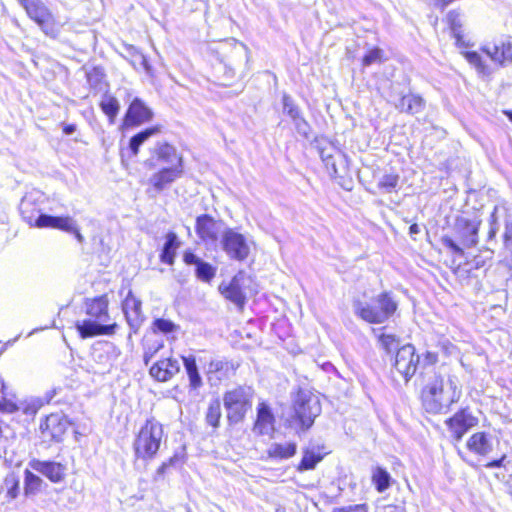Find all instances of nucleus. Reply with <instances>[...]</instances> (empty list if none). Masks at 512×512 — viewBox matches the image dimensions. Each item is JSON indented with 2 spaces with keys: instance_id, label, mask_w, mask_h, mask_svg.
I'll list each match as a JSON object with an SVG mask.
<instances>
[{
  "instance_id": "nucleus-1",
  "label": "nucleus",
  "mask_w": 512,
  "mask_h": 512,
  "mask_svg": "<svg viewBox=\"0 0 512 512\" xmlns=\"http://www.w3.org/2000/svg\"><path fill=\"white\" fill-rule=\"evenodd\" d=\"M481 220L458 216L455 218L451 232L442 235L440 242L447 251L443 264L461 281L475 276V272L483 268L491 260L492 251L477 250L476 253L466 249L478 243Z\"/></svg>"
},
{
  "instance_id": "nucleus-2",
  "label": "nucleus",
  "mask_w": 512,
  "mask_h": 512,
  "mask_svg": "<svg viewBox=\"0 0 512 512\" xmlns=\"http://www.w3.org/2000/svg\"><path fill=\"white\" fill-rule=\"evenodd\" d=\"M83 305L87 318L75 322V329L81 339L112 336L117 332L119 325L111 319L107 294L86 298Z\"/></svg>"
},
{
  "instance_id": "nucleus-3",
  "label": "nucleus",
  "mask_w": 512,
  "mask_h": 512,
  "mask_svg": "<svg viewBox=\"0 0 512 512\" xmlns=\"http://www.w3.org/2000/svg\"><path fill=\"white\" fill-rule=\"evenodd\" d=\"M166 440L164 424L151 415L139 426L132 441L133 459L135 462L149 464L160 453Z\"/></svg>"
},
{
  "instance_id": "nucleus-4",
  "label": "nucleus",
  "mask_w": 512,
  "mask_h": 512,
  "mask_svg": "<svg viewBox=\"0 0 512 512\" xmlns=\"http://www.w3.org/2000/svg\"><path fill=\"white\" fill-rule=\"evenodd\" d=\"M399 301L392 291L384 290L373 296L369 302L355 299L354 314L367 324H382L394 317Z\"/></svg>"
},
{
  "instance_id": "nucleus-5",
  "label": "nucleus",
  "mask_w": 512,
  "mask_h": 512,
  "mask_svg": "<svg viewBox=\"0 0 512 512\" xmlns=\"http://www.w3.org/2000/svg\"><path fill=\"white\" fill-rule=\"evenodd\" d=\"M321 413L319 399L310 391L298 389L292 401V413L287 425L297 432L308 431Z\"/></svg>"
},
{
  "instance_id": "nucleus-6",
  "label": "nucleus",
  "mask_w": 512,
  "mask_h": 512,
  "mask_svg": "<svg viewBox=\"0 0 512 512\" xmlns=\"http://www.w3.org/2000/svg\"><path fill=\"white\" fill-rule=\"evenodd\" d=\"M254 389L249 385H237L223 393V405L230 426L242 423L252 408Z\"/></svg>"
},
{
  "instance_id": "nucleus-7",
  "label": "nucleus",
  "mask_w": 512,
  "mask_h": 512,
  "mask_svg": "<svg viewBox=\"0 0 512 512\" xmlns=\"http://www.w3.org/2000/svg\"><path fill=\"white\" fill-rule=\"evenodd\" d=\"M75 423L62 411L43 416L38 425L42 440L49 445L62 443L74 429Z\"/></svg>"
},
{
  "instance_id": "nucleus-8",
  "label": "nucleus",
  "mask_w": 512,
  "mask_h": 512,
  "mask_svg": "<svg viewBox=\"0 0 512 512\" xmlns=\"http://www.w3.org/2000/svg\"><path fill=\"white\" fill-rule=\"evenodd\" d=\"M27 17L50 38H57L62 24L42 0H17Z\"/></svg>"
},
{
  "instance_id": "nucleus-9",
  "label": "nucleus",
  "mask_w": 512,
  "mask_h": 512,
  "mask_svg": "<svg viewBox=\"0 0 512 512\" xmlns=\"http://www.w3.org/2000/svg\"><path fill=\"white\" fill-rule=\"evenodd\" d=\"M419 400L428 413L438 414L444 407V379L441 374H435L432 381L423 385Z\"/></svg>"
},
{
  "instance_id": "nucleus-10",
  "label": "nucleus",
  "mask_w": 512,
  "mask_h": 512,
  "mask_svg": "<svg viewBox=\"0 0 512 512\" xmlns=\"http://www.w3.org/2000/svg\"><path fill=\"white\" fill-rule=\"evenodd\" d=\"M479 423L477 416L473 414L470 407H461L445 420L451 440L454 443L460 442L464 435Z\"/></svg>"
},
{
  "instance_id": "nucleus-11",
  "label": "nucleus",
  "mask_w": 512,
  "mask_h": 512,
  "mask_svg": "<svg viewBox=\"0 0 512 512\" xmlns=\"http://www.w3.org/2000/svg\"><path fill=\"white\" fill-rule=\"evenodd\" d=\"M420 363V355L413 344L407 343L396 351L393 367L407 383L416 374Z\"/></svg>"
},
{
  "instance_id": "nucleus-12",
  "label": "nucleus",
  "mask_w": 512,
  "mask_h": 512,
  "mask_svg": "<svg viewBox=\"0 0 512 512\" xmlns=\"http://www.w3.org/2000/svg\"><path fill=\"white\" fill-rule=\"evenodd\" d=\"M221 245L223 250L232 260L242 262L249 256L250 248L245 236L231 228L224 231L221 239Z\"/></svg>"
},
{
  "instance_id": "nucleus-13",
  "label": "nucleus",
  "mask_w": 512,
  "mask_h": 512,
  "mask_svg": "<svg viewBox=\"0 0 512 512\" xmlns=\"http://www.w3.org/2000/svg\"><path fill=\"white\" fill-rule=\"evenodd\" d=\"M480 51L500 67L512 64V37L501 36L494 39L492 45H484Z\"/></svg>"
},
{
  "instance_id": "nucleus-14",
  "label": "nucleus",
  "mask_w": 512,
  "mask_h": 512,
  "mask_svg": "<svg viewBox=\"0 0 512 512\" xmlns=\"http://www.w3.org/2000/svg\"><path fill=\"white\" fill-rule=\"evenodd\" d=\"M276 415L271 404L261 400L256 406V416L252 429L259 436L273 435L276 430Z\"/></svg>"
},
{
  "instance_id": "nucleus-15",
  "label": "nucleus",
  "mask_w": 512,
  "mask_h": 512,
  "mask_svg": "<svg viewBox=\"0 0 512 512\" xmlns=\"http://www.w3.org/2000/svg\"><path fill=\"white\" fill-rule=\"evenodd\" d=\"M184 163L183 157L178 158V163L170 167H162L156 171L149 179V185L153 191L159 193L166 189L183 175Z\"/></svg>"
},
{
  "instance_id": "nucleus-16",
  "label": "nucleus",
  "mask_w": 512,
  "mask_h": 512,
  "mask_svg": "<svg viewBox=\"0 0 512 512\" xmlns=\"http://www.w3.org/2000/svg\"><path fill=\"white\" fill-rule=\"evenodd\" d=\"M153 118L152 110L140 98H134L123 117V128L139 127Z\"/></svg>"
},
{
  "instance_id": "nucleus-17",
  "label": "nucleus",
  "mask_w": 512,
  "mask_h": 512,
  "mask_svg": "<svg viewBox=\"0 0 512 512\" xmlns=\"http://www.w3.org/2000/svg\"><path fill=\"white\" fill-rule=\"evenodd\" d=\"M121 308L127 324L130 326L132 331L136 333L145 317L142 312V302L131 289L128 290L126 296L122 300Z\"/></svg>"
},
{
  "instance_id": "nucleus-18",
  "label": "nucleus",
  "mask_w": 512,
  "mask_h": 512,
  "mask_svg": "<svg viewBox=\"0 0 512 512\" xmlns=\"http://www.w3.org/2000/svg\"><path fill=\"white\" fill-rule=\"evenodd\" d=\"M179 371L180 366L178 360L173 356L172 352L169 356L154 362L149 368L150 376L159 382L171 380Z\"/></svg>"
},
{
  "instance_id": "nucleus-19",
  "label": "nucleus",
  "mask_w": 512,
  "mask_h": 512,
  "mask_svg": "<svg viewBox=\"0 0 512 512\" xmlns=\"http://www.w3.org/2000/svg\"><path fill=\"white\" fill-rule=\"evenodd\" d=\"M219 293L229 302H232L239 311H243L246 304V294L243 291L239 275H235L229 282H222L218 286Z\"/></svg>"
},
{
  "instance_id": "nucleus-20",
  "label": "nucleus",
  "mask_w": 512,
  "mask_h": 512,
  "mask_svg": "<svg viewBox=\"0 0 512 512\" xmlns=\"http://www.w3.org/2000/svg\"><path fill=\"white\" fill-rule=\"evenodd\" d=\"M30 466L44 475L52 483H60L64 481L67 476V467L60 462L33 459L30 461Z\"/></svg>"
},
{
  "instance_id": "nucleus-21",
  "label": "nucleus",
  "mask_w": 512,
  "mask_h": 512,
  "mask_svg": "<svg viewBox=\"0 0 512 512\" xmlns=\"http://www.w3.org/2000/svg\"><path fill=\"white\" fill-rule=\"evenodd\" d=\"M195 232L202 241L216 242L219 236L218 222L209 214H201L196 218Z\"/></svg>"
},
{
  "instance_id": "nucleus-22",
  "label": "nucleus",
  "mask_w": 512,
  "mask_h": 512,
  "mask_svg": "<svg viewBox=\"0 0 512 512\" xmlns=\"http://www.w3.org/2000/svg\"><path fill=\"white\" fill-rule=\"evenodd\" d=\"M238 364L232 360L213 359L207 364V374L210 378L222 381L235 376Z\"/></svg>"
},
{
  "instance_id": "nucleus-23",
  "label": "nucleus",
  "mask_w": 512,
  "mask_h": 512,
  "mask_svg": "<svg viewBox=\"0 0 512 512\" xmlns=\"http://www.w3.org/2000/svg\"><path fill=\"white\" fill-rule=\"evenodd\" d=\"M465 447L478 457H486L492 451L490 435L485 431H476L468 437Z\"/></svg>"
},
{
  "instance_id": "nucleus-24",
  "label": "nucleus",
  "mask_w": 512,
  "mask_h": 512,
  "mask_svg": "<svg viewBox=\"0 0 512 512\" xmlns=\"http://www.w3.org/2000/svg\"><path fill=\"white\" fill-rule=\"evenodd\" d=\"M180 246L181 242L177 234L173 231L167 232L165 235V243L159 254L160 262L172 266L175 263L177 250Z\"/></svg>"
},
{
  "instance_id": "nucleus-25",
  "label": "nucleus",
  "mask_w": 512,
  "mask_h": 512,
  "mask_svg": "<svg viewBox=\"0 0 512 512\" xmlns=\"http://www.w3.org/2000/svg\"><path fill=\"white\" fill-rule=\"evenodd\" d=\"M326 453L312 448H304L302 451V457L295 466V469L299 473L314 470L319 463L323 461Z\"/></svg>"
},
{
  "instance_id": "nucleus-26",
  "label": "nucleus",
  "mask_w": 512,
  "mask_h": 512,
  "mask_svg": "<svg viewBox=\"0 0 512 512\" xmlns=\"http://www.w3.org/2000/svg\"><path fill=\"white\" fill-rule=\"evenodd\" d=\"M20 409L16 393L0 379V412L12 414Z\"/></svg>"
},
{
  "instance_id": "nucleus-27",
  "label": "nucleus",
  "mask_w": 512,
  "mask_h": 512,
  "mask_svg": "<svg viewBox=\"0 0 512 512\" xmlns=\"http://www.w3.org/2000/svg\"><path fill=\"white\" fill-rule=\"evenodd\" d=\"M72 217L66 215V216H52L47 214H40L37 217V222L35 223V228L43 229V228H50V229H57L64 231L70 230V220Z\"/></svg>"
},
{
  "instance_id": "nucleus-28",
  "label": "nucleus",
  "mask_w": 512,
  "mask_h": 512,
  "mask_svg": "<svg viewBox=\"0 0 512 512\" xmlns=\"http://www.w3.org/2000/svg\"><path fill=\"white\" fill-rule=\"evenodd\" d=\"M297 453V444L293 441L273 443L266 451L267 458L274 461L287 460Z\"/></svg>"
},
{
  "instance_id": "nucleus-29",
  "label": "nucleus",
  "mask_w": 512,
  "mask_h": 512,
  "mask_svg": "<svg viewBox=\"0 0 512 512\" xmlns=\"http://www.w3.org/2000/svg\"><path fill=\"white\" fill-rule=\"evenodd\" d=\"M425 100L421 95L409 93L401 96L399 109L406 114L415 115L425 109Z\"/></svg>"
},
{
  "instance_id": "nucleus-30",
  "label": "nucleus",
  "mask_w": 512,
  "mask_h": 512,
  "mask_svg": "<svg viewBox=\"0 0 512 512\" xmlns=\"http://www.w3.org/2000/svg\"><path fill=\"white\" fill-rule=\"evenodd\" d=\"M222 419V408L221 402L218 397L213 398L209 401L206 412H205V423L211 427L213 431H216L221 425Z\"/></svg>"
},
{
  "instance_id": "nucleus-31",
  "label": "nucleus",
  "mask_w": 512,
  "mask_h": 512,
  "mask_svg": "<svg viewBox=\"0 0 512 512\" xmlns=\"http://www.w3.org/2000/svg\"><path fill=\"white\" fill-rule=\"evenodd\" d=\"M153 156L158 162L162 163L173 161L174 163H178V158L183 157L177 152L176 148L168 142L158 143L153 150Z\"/></svg>"
},
{
  "instance_id": "nucleus-32",
  "label": "nucleus",
  "mask_w": 512,
  "mask_h": 512,
  "mask_svg": "<svg viewBox=\"0 0 512 512\" xmlns=\"http://www.w3.org/2000/svg\"><path fill=\"white\" fill-rule=\"evenodd\" d=\"M161 132V126L155 125L148 127L135 135H133L130 138L129 141V149L131 151V154L136 156L139 153L140 146L150 137L158 134Z\"/></svg>"
},
{
  "instance_id": "nucleus-33",
  "label": "nucleus",
  "mask_w": 512,
  "mask_h": 512,
  "mask_svg": "<svg viewBox=\"0 0 512 512\" xmlns=\"http://www.w3.org/2000/svg\"><path fill=\"white\" fill-rule=\"evenodd\" d=\"M182 361L188 375L189 385L192 389H198L202 385V379L198 372L194 356H182Z\"/></svg>"
},
{
  "instance_id": "nucleus-34",
  "label": "nucleus",
  "mask_w": 512,
  "mask_h": 512,
  "mask_svg": "<svg viewBox=\"0 0 512 512\" xmlns=\"http://www.w3.org/2000/svg\"><path fill=\"white\" fill-rule=\"evenodd\" d=\"M466 61L473 66L476 71L483 75L489 76L491 74V68L477 51H463L461 52Z\"/></svg>"
},
{
  "instance_id": "nucleus-35",
  "label": "nucleus",
  "mask_w": 512,
  "mask_h": 512,
  "mask_svg": "<svg viewBox=\"0 0 512 512\" xmlns=\"http://www.w3.org/2000/svg\"><path fill=\"white\" fill-rule=\"evenodd\" d=\"M20 215L22 219L32 228H35L39 209L37 203L32 200H23L20 204Z\"/></svg>"
},
{
  "instance_id": "nucleus-36",
  "label": "nucleus",
  "mask_w": 512,
  "mask_h": 512,
  "mask_svg": "<svg viewBox=\"0 0 512 512\" xmlns=\"http://www.w3.org/2000/svg\"><path fill=\"white\" fill-rule=\"evenodd\" d=\"M387 60L385 52L378 46L371 47L366 50L360 59L363 68L370 67L373 64H382Z\"/></svg>"
},
{
  "instance_id": "nucleus-37",
  "label": "nucleus",
  "mask_w": 512,
  "mask_h": 512,
  "mask_svg": "<svg viewBox=\"0 0 512 512\" xmlns=\"http://www.w3.org/2000/svg\"><path fill=\"white\" fill-rule=\"evenodd\" d=\"M371 481L375 489L382 493L390 487L391 476L385 468L377 466L373 469Z\"/></svg>"
},
{
  "instance_id": "nucleus-38",
  "label": "nucleus",
  "mask_w": 512,
  "mask_h": 512,
  "mask_svg": "<svg viewBox=\"0 0 512 512\" xmlns=\"http://www.w3.org/2000/svg\"><path fill=\"white\" fill-rule=\"evenodd\" d=\"M101 111L107 116L109 124H114L120 110V105L116 97L107 96L99 103Z\"/></svg>"
},
{
  "instance_id": "nucleus-39",
  "label": "nucleus",
  "mask_w": 512,
  "mask_h": 512,
  "mask_svg": "<svg viewBox=\"0 0 512 512\" xmlns=\"http://www.w3.org/2000/svg\"><path fill=\"white\" fill-rule=\"evenodd\" d=\"M399 182V173L396 171H392L381 177V179L377 183V187L383 193H393L398 191Z\"/></svg>"
},
{
  "instance_id": "nucleus-40",
  "label": "nucleus",
  "mask_w": 512,
  "mask_h": 512,
  "mask_svg": "<svg viewBox=\"0 0 512 512\" xmlns=\"http://www.w3.org/2000/svg\"><path fill=\"white\" fill-rule=\"evenodd\" d=\"M43 485V480L31 472L30 470L26 469L24 471V494L25 496H31L35 495L38 492H40Z\"/></svg>"
},
{
  "instance_id": "nucleus-41",
  "label": "nucleus",
  "mask_w": 512,
  "mask_h": 512,
  "mask_svg": "<svg viewBox=\"0 0 512 512\" xmlns=\"http://www.w3.org/2000/svg\"><path fill=\"white\" fill-rule=\"evenodd\" d=\"M152 329L154 332H159L167 335L177 332L179 330V325L175 324L173 321L169 319L156 318L152 322Z\"/></svg>"
},
{
  "instance_id": "nucleus-42",
  "label": "nucleus",
  "mask_w": 512,
  "mask_h": 512,
  "mask_svg": "<svg viewBox=\"0 0 512 512\" xmlns=\"http://www.w3.org/2000/svg\"><path fill=\"white\" fill-rule=\"evenodd\" d=\"M5 495L8 499H15L19 495L20 483L15 474H9L4 478Z\"/></svg>"
},
{
  "instance_id": "nucleus-43",
  "label": "nucleus",
  "mask_w": 512,
  "mask_h": 512,
  "mask_svg": "<svg viewBox=\"0 0 512 512\" xmlns=\"http://www.w3.org/2000/svg\"><path fill=\"white\" fill-rule=\"evenodd\" d=\"M448 385L450 390V396L448 399L447 406L450 407L456 403H458L462 396V386L454 376L448 377Z\"/></svg>"
},
{
  "instance_id": "nucleus-44",
  "label": "nucleus",
  "mask_w": 512,
  "mask_h": 512,
  "mask_svg": "<svg viewBox=\"0 0 512 512\" xmlns=\"http://www.w3.org/2000/svg\"><path fill=\"white\" fill-rule=\"evenodd\" d=\"M196 276L203 282H210L216 274V269L209 263L201 261L196 266Z\"/></svg>"
},
{
  "instance_id": "nucleus-45",
  "label": "nucleus",
  "mask_w": 512,
  "mask_h": 512,
  "mask_svg": "<svg viewBox=\"0 0 512 512\" xmlns=\"http://www.w3.org/2000/svg\"><path fill=\"white\" fill-rule=\"evenodd\" d=\"M445 21L452 32L461 31L463 26L462 13L458 9L450 10L445 17Z\"/></svg>"
},
{
  "instance_id": "nucleus-46",
  "label": "nucleus",
  "mask_w": 512,
  "mask_h": 512,
  "mask_svg": "<svg viewBox=\"0 0 512 512\" xmlns=\"http://www.w3.org/2000/svg\"><path fill=\"white\" fill-rule=\"evenodd\" d=\"M377 340L380 346L386 351L390 352L393 348H395L399 344V338L392 333L381 332L377 336Z\"/></svg>"
},
{
  "instance_id": "nucleus-47",
  "label": "nucleus",
  "mask_w": 512,
  "mask_h": 512,
  "mask_svg": "<svg viewBox=\"0 0 512 512\" xmlns=\"http://www.w3.org/2000/svg\"><path fill=\"white\" fill-rule=\"evenodd\" d=\"M43 404L41 400H32L28 402H24L21 410L22 413L26 416L34 417L38 411L42 408Z\"/></svg>"
},
{
  "instance_id": "nucleus-48",
  "label": "nucleus",
  "mask_w": 512,
  "mask_h": 512,
  "mask_svg": "<svg viewBox=\"0 0 512 512\" xmlns=\"http://www.w3.org/2000/svg\"><path fill=\"white\" fill-rule=\"evenodd\" d=\"M503 243L506 248L512 249V220L505 223Z\"/></svg>"
},
{
  "instance_id": "nucleus-49",
  "label": "nucleus",
  "mask_w": 512,
  "mask_h": 512,
  "mask_svg": "<svg viewBox=\"0 0 512 512\" xmlns=\"http://www.w3.org/2000/svg\"><path fill=\"white\" fill-rule=\"evenodd\" d=\"M183 261L186 265H198L202 260L198 258L192 251L187 250L183 254Z\"/></svg>"
},
{
  "instance_id": "nucleus-50",
  "label": "nucleus",
  "mask_w": 512,
  "mask_h": 512,
  "mask_svg": "<svg viewBox=\"0 0 512 512\" xmlns=\"http://www.w3.org/2000/svg\"><path fill=\"white\" fill-rule=\"evenodd\" d=\"M424 364L428 366H434L438 362V354L432 351H426L423 354Z\"/></svg>"
},
{
  "instance_id": "nucleus-51",
  "label": "nucleus",
  "mask_w": 512,
  "mask_h": 512,
  "mask_svg": "<svg viewBox=\"0 0 512 512\" xmlns=\"http://www.w3.org/2000/svg\"><path fill=\"white\" fill-rule=\"evenodd\" d=\"M70 226H71V229L70 230H65V232L73 234L74 237L77 239V241L82 243L84 241V237L81 234V232H80L79 228L77 227V225H76L75 221L73 220V218H71V220H70Z\"/></svg>"
},
{
  "instance_id": "nucleus-52",
  "label": "nucleus",
  "mask_w": 512,
  "mask_h": 512,
  "mask_svg": "<svg viewBox=\"0 0 512 512\" xmlns=\"http://www.w3.org/2000/svg\"><path fill=\"white\" fill-rule=\"evenodd\" d=\"M507 455L502 454L501 457L498 459H493L485 464L486 468L493 469V468H500L503 466L504 461L506 460Z\"/></svg>"
},
{
  "instance_id": "nucleus-53",
  "label": "nucleus",
  "mask_w": 512,
  "mask_h": 512,
  "mask_svg": "<svg viewBox=\"0 0 512 512\" xmlns=\"http://www.w3.org/2000/svg\"><path fill=\"white\" fill-rule=\"evenodd\" d=\"M169 470L170 468L164 463V461L161 462L155 470L154 479H162Z\"/></svg>"
},
{
  "instance_id": "nucleus-54",
  "label": "nucleus",
  "mask_w": 512,
  "mask_h": 512,
  "mask_svg": "<svg viewBox=\"0 0 512 512\" xmlns=\"http://www.w3.org/2000/svg\"><path fill=\"white\" fill-rule=\"evenodd\" d=\"M182 462V457L178 453H175L174 455L167 458L164 463L171 469L176 467L178 464Z\"/></svg>"
},
{
  "instance_id": "nucleus-55",
  "label": "nucleus",
  "mask_w": 512,
  "mask_h": 512,
  "mask_svg": "<svg viewBox=\"0 0 512 512\" xmlns=\"http://www.w3.org/2000/svg\"><path fill=\"white\" fill-rule=\"evenodd\" d=\"M163 347V344H159L154 350H147L143 354V361L145 365H148L151 361V359L154 357L155 353Z\"/></svg>"
},
{
  "instance_id": "nucleus-56",
  "label": "nucleus",
  "mask_w": 512,
  "mask_h": 512,
  "mask_svg": "<svg viewBox=\"0 0 512 512\" xmlns=\"http://www.w3.org/2000/svg\"><path fill=\"white\" fill-rule=\"evenodd\" d=\"M348 512H369V507L366 503L355 504L347 506Z\"/></svg>"
},
{
  "instance_id": "nucleus-57",
  "label": "nucleus",
  "mask_w": 512,
  "mask_h": 512,
  "mask_svg": "<svg viewBox=\"0 0 512 512\" xmlns=\"http://www.w3.org/2000/svg\"><path fill=\"white\" fill-rule=\"evenodd\" d=\"M453 36L455 38V44L457 47H465L467 44L464 40L463 35L461 34V31L453 32Z\"/></svg>"
},
{
  "instance_id": "nucleus-58",
  "label": "nucleus",
  "mask_w": 512,
  "mask_h": 512,
  "mask_svg": "<svg viewBox=\"0 0 512 512\" xmlns=\"http://www.w3.org/2000/svg\"><path fill=\"white\" fill-rule=\"evenodd\" d=\"M496 233H497L496 220L492 219L491 226H490V229L488 231V238L489 239H493L496 236Z\"/></svg>"
},
{
  "instance_id": "nucleus-59",
  "label": "nucleus",
  "mask_w": 512,
  "mask_h": 512,
  "mask_svg": "<svg viewBox=\"0 0 512 512\" xmlns=\"http://www.w3.org/2000/svg\"><path fill=\"white\" fill-rule=\"evenodd\" d=\"M76 131L75 124H64L62 127V132L66 135L72 134Z\"/></svg>"
},
{
  "instance_id": "nucleus-60",
  "label": "nucleus",
  "mask_w": 512,
  "mask_h": 512,
  "mask_svg": "<svg viewBox=\"0 0 512 512\" xmlns=\"http://www.w3.org/2000/svg\"><path fill=\"white\" fill-rule=\"evenodd\" d=\"M419 232H420V228H419L418 224L413 223V224H411V225H410V227H409V233H410L411 235H413V234H418Z\"/></svg>"
},
{
  "instance_id": "nucleus-61",
  "label": "nucleus",
  "mask_w": 512,
  "mask_h": 512,
  "mask_svg": "<svg viewBox=\"0 0 512 512\" xmlns=\"http://www.w3.org/2000/svg\"><path fill=\"white\" fill-rule=\"evenodd\" d=\"M288 113H289L292 117H296V116H297V108H296L293 104H290V105H289V109H288Z\"/></svg>"
},
{
  "instance_id": "nucleus-62",
  "label": "nucleus",
  "mask_w": 512,
  "mask_h": 512,
  "mask_svg": "<svg viewBox=\"0 0 512 512\" xmlns=\"http://www.w3.org/2000/svg\"><path fill=\"white\" fill-rule=\"evenodd\" d=\"M503 114L509 119V121L512 123V110H504Z\"/></svg>"
},
{
  "instance_id": "nucleus-63",
  "label": "nucleus",
  "mask_w": 512,
  "mask_h": 512,
  "mask_svg": "<svg viewBox=\"0 0 512 512\" xmlns=\"http://www.w3.org/2000/svg\"><path fill=\"white\" fill-rule=\"evenodd\" d=\"M331 512H348L347 507L334 508Z\"/></svg>"
},
{
  "instance_id": "nucleus-64",
  "label": "nucleus",
  "mask_w": 512,
  "mask_h": 512,
  "mask_svg": "<svg viewBox=\"0 0 512 512\" xmlns=\"http://www.w3.org/2000/svg\"><path fill=\"white\" fill-rule=\"evenodd\" d=\"M93 73L97 74V75H102V72L99 68H94L93 69Z\"/></svg>"
}]
</instances>
